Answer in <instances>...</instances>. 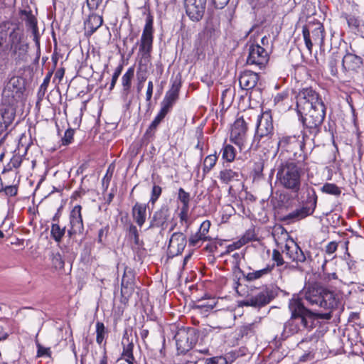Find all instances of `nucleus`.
Here are the masks:
<instances>
[{"mask_svg": "<svg viewBox=\"0 0 364 364\" xmlns=\"http://www.w3.org/2000/svg\"><path fill=\"white\" fill-rule=\"evenodd\" d=\"M249 241H250V238L247 237L246 235H243L240 240L236 242H232L227 247L228 252H232L235 250L240 249L243 245L247 244Z\"/></svg>", "mask_w": 364, "mask_h": 364, "instance_id": "obj_43", "label": "nucleus"}, {"mask_svg": "<svg viewBox=\"0 0 364 364\" xmlns=\"http://www.w3.org/2000/svg\"><path fill=\"white\" fill-rule=\"evenodd\" d=\"M283 252L288 258L297 264H306L311 260L310 253L309 252H304L297 243L294 241L285 245Z\"/></svg>", "mask_w": 364, "mask_h": 364, "instance_id": "obj_13", "label": "nucleus"}, {"mask_svg": "<svg viewBox=\"0 0 364 364\" xmlns=\"http://www.w3.org/2000/svg\"><path fill=\"white\" fill-rule=\"evenodd\" d=\"M222 158L227 162H232L236 156V150L231 144H224L222 149Z\"/></svg>", "mask_w": 364, "mask_h": 364, "instance_id": "obj_34", "label": "nucleus"}, {"mask_svg": "<svg viewBox=\"0 0 364 364\" xmlns=\"http://www.w3.org/2000/svg\"><path fill=\"white\" fill-rule=\"evenodd\" d=\"M274 104L284 109H289L291 107V97L288 91L278 93L274 99Z\"/></svg>", "mask_w": 364, "mask_h": 364, "instance_id": "obj_27", "label": "nucleus"}, {"mask_svg": "<svg viewBox=\"0 0 364 364\" xmlns=\"http://www.w3.org/2000/svg\"><path fill=\"white\" fill-rule=\"evenodd\" d=\"M128 235L131 240H133L136 245L139 244V235L138 230L135 225L131 224L129 227Z\"/></svg>", "mask_w": 364, "mask_h": 364, "instance_id": "obj_46", "label": "nucleus"}, {"mask_svg": "<svg viewBox=\"0 0 364 364\" xmlns=\"http://www.w3.org/2000/svg\"><path fill=\"white\" fill-rule=\"evenodd\" d=\"M302 33L305 45L308 50L311 53L314 45L320 48L324 45L325 30L323 24L319 21H309L302 28Z\"/></svg>", "mask_w": 364, "mask_h": 364, "instance_id": "obj_6", "label": "nucleus"}, {"mask_svg": "<svg viewBox=\"0 0 364 364\" xmlns=\"http://www.w3.org/2000/svg\"><path fill=\"white\" fill-rule=\"evenodd\" d=\"M96 341L100 345L107 334V331L103 323L100 321L96 323Z\"/></svg>", "mask_w": 364, "mask_h": 364, "instance_id": "obj_41", "label": "nucleus"}, {"mask_svg": "<svg viewBox=\"0 0 364 364\" xmlns=\"http://www.w3.org/2000/svg\"><path fill=\"white\" fill-rule=\"evenodd\" d=\"M37 347H38V351H37L38 357H42V356L50 355V349L49 348H44L42 346H41L40 344H38Z\"/></svg>", "mask_w": 364, "mask_h": 364, "instance_id": "obj_60", "label": "nucleus"}, {"mask_svg": "<svg viewBox=\"0 0 364 364\" xmlns=\"http://www.w3.org/2000/svg\"><path fill=\"white\" fill-rule=\"evenodd\" d=\"M134 290V275L132 271L125 270L122 279L121 293L123 296H129Z\"/></svg>", "mask_w": 364, "mask_h": 364, "instance_id": "obj_21", "label": "nucleus"}, {"mask_svg": "<svg viewBox=\"0 0 364 364\" xmlns=\"http://www.w3.org/2000/svg\"><path fill=\"white\" fill-rule=\"evenodd\" d=\"M50 74L48 75L45 77L43 82L40 86L39 90L38 92V96L39 99H41L44 96L45 92L47 90L48 83L50 82Z\"/></svg>", "mask_w": 364, "mask_h": 364, "instance_id": "obj_50", "label": "nucleus"}, {"mask_svg": "<svg viewBox=\"0 0 364 364\" xmlns=\"http://www.w3.org/2000/svg\"><path fill=\"white\" fill-rule=\"evenodd\" d=\"M122 68H123L122 65H119L115 69L114 73H113V75L112 77L111 83H110V87H109L110 90H112L114 88V87L115 86L117 79L122 73Z\"/></svg>", "mask_w": 364, "mask_h": 364, "instance_id": "obj_55", "label": "nucleus"}, {"mask_svg": "<svg viewBox=\"0 0 364 364\" xmlns=\"http://www.w3.org/2000/svg\"><path fill=\"white\" fill-rule=\"evenodd\" d=\"M230 0H213V4L216 9H223L229 2Z\"/></svg>", "mask_w": 364, "mask_h": 364, "instance_id": "obj_61", "label": "nucleus"}, {"mask_svg": "<svg viewBox=\"0 0 364 364\" xmlns=\"http://www.w3.org/2000/svg\"><path fill=\"white\" fill-rule=\"evenodd\" d=\"M337 64L338 60L333 58H332L329 61L330 71L331 75L333 76L336 75L338 73Z\"/></svg>", "mask_w": 364, "mask_h": 364, "instance_id": "obj_58", "label": "nucleus"}, {"mask_svg": "<svg viewBox=\"0 0 364 364\" xmlns=\"http://www.w3.org/2000/svg\"><path fill=\"white\" fill-rule=\"evenodd\" d=\"M210 240V237H205L202 236L199 232L192 235L189 240V245L192 247H200L201 244L205 241Z\"/></svg>", "mask_w": 364, "mask_h": 364, "instance_id": "obj_40", "label": "nucleus"}, {"mask_svg": "<svg viewBox=\"0 0 364 364\" xmlns=\"http://www.w3.org/2000/svg\"><path fill=\"white\" fill-rule=\"evenodd\" d=\"M74 135V129H68L65 131L64 136L62 138L63 145H68L71 143Z\"/></svg>", "mask_w": 364, "mask_h": 364, "instance_id": "obj_52", "label": "nucleus"}, {"mask_svg": "<svg viewBox=\"0 0 364 364\" xmlns=\"http://www.w3.org/2000/svg\"><path fill=\"white\" fill-rule=\"evenodd\" d=\"M186 237L182 232H174L169 240L168 250L173 256L181 254L186 245Z\"/></svg>", "mask_w": 364, "mask_h": 364, "instance_id": "obj_17", "label": "nucleus"}, {"mask_svg": "<svg viewBox=\"0 0 364 364\" xmlns=\"http://www.w3.org/2000/svg\"><path fill=\"white\" fill-rule=\"evenodd\" d=\"M20 14L22 16H25L24 20L27 27L30 28L32 33H35L36 30L38 29L37 19L35 16L32 14L31 10H21Z\"/></svg>", "mask_w": 364, "mask_h": 364, "instance_id": "obj_33", "label": "nucleus"}, {"mask_svg": "<svg viewBox=\"0 0 364 364\" xmlns=\"http://www.w3.org/2000/svg\"><path fill=\"white\" fill-rule=\"evenodd\" d=\"M82 206L75 205L69 215V229L68 235L70 238H73L77 235H82L84 231V225L82 216Z\"/></svg>", "mask_w": 364, "mask_h": 364, "instance_id": "obj_12", "label": "nucleus"}, {"mask_svg": "<svg viewBox=\"0 0 364 364\" xmlns=\"http://www.w3.org/2000/svg\"><path fill=\"white\" fill-rule=\"evenodd\" d=\"M18 82V80L16 78H12L7 83L6 87L3 91L4 97H10L12 96L14 97V92L18 93L20 91V88L16 87V84Z\"/></svg>", "mask_w": 364, "mask_h": 364, "instance_id": "obj_37", "label": "nucleus"}, {"mask_svg": "<svg viewBox=\"0 0 364 364\" xmlns=\"http://www.w3.org/2000/svg\"><path fill=\"white\" fill-rule=\"evenodd\" d=\"M205 364H228V361L223 356H215L207 359Z\"/></svg>", "mask_w": 364, "mask_h": 364, "instance_id": "obj_53", "label": "nucleus"}, {"mask_svg": "<svg viewBox=\"0 0 364 364\" xmlns=\"http://www.w3.org/2000/svg\"><path fill=\"white\" fill-rule=\"evenodd\" d=\"M146 208L147 205L140 203H136L132 207V215L134 222L139 226L141 227L146 218Z\"/></svg>", "mask_w": 364, "mask_h": 364, "instance_id": "obj_24", "label": "nucleus"}, {"mask_svg": "<svg viewBox=\"0 0 364 364\" xmlns=\"http://www.w3.org/2000/svg\"><path fill=\"white\" fill-rule=\"evenodd\" d=\"M217 160L218 156L216 154H210L205 157L203 168L204 174L208 173L215 166Z\"/></svg>", "mask_w": 364, "mask_h": 364, "instance_id": "obj_39", "label": "nucleus"}, {"mask_svg": "<svg viewBox=\"0 0 364 364\" xmlns=\"http://www.w3.org/2000/svg\"><path fill=\"white\" fill-rule=\"evenodd\" d=\"M178 199L182 203V207H189L190 194L185 191L183 188L178 189Z\"/></svg>", "mask_w": 364, "mask_h": 364, "instance_id": "obj_44", "label": "nucleus"}, {"mask_svg": "<svg viewBox=\"0 0 364 364\" xmlns=\"http://www.w3.org/2000/svg\"><path fill=\"white\" fill-rule=\"evenodd\" d=\"M188 210L189 207H181L179 213L180 222L185 226L186 230H187L191 224L189 220Z\"/></svg>", "mask_w": 364, "mask_h": 364, "instance_id": "obj_42", "label": "nucleus"}, {"mask_svg": "<svg viewBox=\"0 0 364 364\" xmlns=\"http://www.w3.org/2000/svg\"><path fill=\"white\" fill-rule=\"evenodd\" d=\"M309 138L306 132H303L302 136L298 135L281 134L278 138L277 147L282 152L289 154V157L294 160L304 161L307 157L304 151L305 140Z\"/></svg>", "mask_w": 364, "mask_h": 364, "instance_id": "obj_3", "label": "nucleus"}, {"mask_svg": "<svg viewBox=\"0 0 364 364\" xmlns=\"http://www.w3.org/2000/svg\"><path fill=\"white\" fill-rule=\"evenodd\" d=\"M207 0H185L186 12L193 21L202 19Z\"/></svg>", "mask_w": 364, "mask_h": 364, "instance_id": "obj_14", "label": "nucleus"}, {"mask_svg": "<svg viewBox=\"0 0 364 364\" xmlns=\"http://www.w3.org/2000/svg\"><path fill=\"white\" fill-rule=\"evenodd\" d=\"M255 323H249L244 325L240 328V333L242 336H247L254 333Z\"/></svg>", "mask_w": 364, "mask_h": 364, "instance_id": "obj_49", "label": "nucleus"}, {"mask_svg": "<svg viewBox=\"0 0 364 364\" xmlns=\"http://www.w3.org/2000/svg\"><path fill=\"white\" fill-rule=\"evenodd\" d=\"M347 21L348 26L351 28H357L359 26L358 21L355 17H349Z\"/></svg>", "mask_w": 364, "mask_h": 364, "instance_id": "obj_63", "label": "nucleus"}, {"mask_svg": "<svg viewBox=\"0 0 364 364\" xmlns=\"http://www.w3.org/2000/svg\"><path fill=\"white\" fill-rule=\"evenodd\" d=\"M362 64V58L356 55L347 53L343 58L342 65L346 70L355 71L361 67Z\"/></svg>", "mask_w": 364, "mask_h": 364, "instance_id": "obj_23", "label": "nucleus"}, {"mask_svg": "<svg viewBox=\"0 0 364 364\" xmlns=\"http://www.w3.org/2000/svg\"><path fill=\"white\" fill-rule=\"evenodd\" d=\"M109 0H86L87 6L90 12L105 10Z\"/></svg>", "mask_w": 364, "mask_h": 364, "instance_id": "obj_36", "label": "nucleus"}, {"mask_svg": "<svg viewBox=\"0 0 364 364\" xmlns=\"http://www.w3.org/2000/svg\"><path fill=\"white\" fill-rule=\"evenodd\" d=\"M168 112L165 111L164 109H160L159 112L158 113V114L156 116V117L154 118V119L152 121V122L155 124H156L157 126H159V124L161 122V121L164 119V117H166V115L168 114Z\"/></svg>", "mask_w": 364, "mask_h": 364, "instance_id": "obj_57", "label": "nucleus"}, {"mask_svg": "<svg viewBox=\"0 0 364 364\" xmlns=\"http://www.w3.org/2000/svg\"><path fill=\"white\" fill-rule=\"evenodd\" d=\"M177 350L186 353L193 348L198 341V334L194 328H183L175 335Z\"/></svg>", "mask_w": 364, "mask_h": 364, "instance_id": "obj_11", "label": "nucleus"}, {"mask_svg": "<svg viewBox=\"0 0 364 364\" xmlns=\"http://www.w3.org/2000/svg\"><path fill=\"white\" fill-rule=\"evenodd\" d=\"M321 191L326 194L338 196L341 193V188L334 183H325L321 188Z\"/></svg>", "mask_w": 364, "mask_h": 364, "instance_id": "obj_38", "label": "nucleus"}, {"mask_svg": "<svg viewBox=\"0 0 364 364\" xmlns=\"http://www.w3.org/2000/svg\"><path fill=\"white\" fill-rule=\"evenodd\" d=\"M103 23L102 14H97L95 11L91 12L84 22L85 35L90 36L102 26Z\"/></svg>", "mask_w": 364, "mask_h": 364, "instance_id": "obj_18", "label": "nucleus"}, {"mask_svg": "<svg viewBox=\"0 0 364 364\" xmlns=\"http://www.w3.org/2000/svg\"><path fill=\"white\" fill-rule=\"evenodd\" d=\"M53 263L56 267L62 268L64 266V262L61 258L60 255H56L53 258Z\"/></svg>", "mask_w": 364, "mask_h": 364, "instance_id": "obj_62", "label": "nucleus"}, {"mask_svg": "<svg viewBox=\"0 0 364 364\" xmlns=\"http://www.w3.org/2000/svg\"><path fill=\"white\" fill-rule=\"evenodd\" d=\"M134 67H130L122 77V93L126 97L129 95L130 92L132 87V80L134 78Z\"/></svg>", "mask_w": 364, "mask_h": 364, "instance_id": "obj_28", "label": "nucleus"}, {"mask_svg": "<svg viewBox=\"0 0 364 364\" xmlns=\"http://www.w3.org/2000/svg\"><path fill=\"white\" fill-rule=\"evenodd\" d=\"M168 215V208L166 206L161 207L159 210L154 213L150 226H163L166 223Z\"/></svg>", "mask_w": 364, "mask_h": 364, "instance_id": "obj_25", "label": "nucleus"}, {"mask_svg": "<svg viewBox=\"0 0 364 364\" xmlns=\"http://www.w3.org/2000/svg\"><path fill=\"white\" fill-rule=\"evenodd\" d=\"M247 130V124L242 117L237 118L232 126L230 141L235 144L240 151L248 147L250 139Z\"/></svg>", "mask_w": 364, "mask_h": 364, "instance_id": "obj_8", "label": "nucleus"}, {"mask_svg": "<svg viewBox=\"0 0 364 364\" xmlns=\"http://www.w3.org/2000/svg\"><path fill=\"white\" fill-rule=\"evenodd\" d=\"M210 228V222L209 220H205L201 223L198 232H199L200 233V235H202V236H203V237H210L208 235V234L209 232Z\"/></svg>", "mask_w": 364, "mask_h": 364, "instance_id": "obj_51", "label": "nucleus"}, {"mask_svg": "<svg viewBox=\"0 0 364 364\" xmlns=\"http://www.w3.org/2000/svg\"><path fill=\"white\" fill-rule=\"evenodd\" d=\"M338 242L335 241L330 242L326 247H325V252L328 255H332L334 253L337 249H338Z\"/></svg>", "mask_w": 364, "mask_h": 364, "instance_id": "obj_56", "label": "nucleus"}, {"mask_svg": "<svg viewBox=\"0 0 364 364\" xmlns=\"http://www.w3.org/2000/svg\"><path fill=\"white\" fill-rule=\"evenodd\" d=\"M301 115L304 132H306L309 137H315L320 132L326 116L324 103L317 104L313 108L297 111Z\"/></svg>", "mask_w": 364, "mask_h": 364, "instance_id": "obj_4", "label": "nucleus"}, {"mask_svg": "<svg viewBox=\"0 0 364 364\" xmlns=\"http://www.w3.org/2000/svg\"><path fill=\"white\" fill-rule=\"evenodd\" d=\"M274 135V125L272 115L268 112L257 115V126L253 143L256 146L269 144Z\"/></svg>", "mask_w": 364, "mask_h": 364, "instance_id": "obj_5", "label": "nucleus"}, {"mask_svg": "<svg viewBox=\"0 0 364 364\" xmlns=\"http://www.w3.org/2000/svg\"><path fill=\"white\" fill-rule=\"evenodd\" d=\"M157 127H158V126L156 124L151 122V124L149 125V127H148V129H146L144 136L147 139H152L155 135Z\"/></svg>", "mask_w": 364, "mask_h": 364, "instance_id": "obj_54", "label": "nucleus"}, {"mask_svg": "<svg viewBox=\"0 0 364 364\" xmlns=\"http://www.w3.org/2000/svg\"><path fill=\"white\" fill-rule=\"evenodd\" d=\"M241 176V171L238 168H225L220 171L218 178L222 183L228 184L231 182L239 181Z\"/></svg>", "mask_w": 364, "mask_h": 364, "instance_id": "obj_22", "label": "nucleus"}, {"mask_svg": "<svg viewBox=\"0 0 364 364\" xmlns=\"http://www.w3.org/2000/svg\"><path fill=\"white\" fill-rule=\"evenodd\" d=\"M297 162L285 161L282 163L277 169V180L286 189L297 193L300 190L301 177L304 174L306 164L302 160Z\"/></svg>", "mask_w": 364, "mask_h": 364, "instance_id": "obj_2", "label": "nucleus"}, {"mask_svg": "<svg viewBox=\"0 0 364 364\" xmlns=\"http://www.w3.org/2000/svg\"><path fill=\"white\" fill-rule=\"evenodd\" d=\"M65 234V227L61 228L58 223L51 225L50 235L56 242H60Z\"/></svg>", "mask_w": 364, "mask_h": 364, "instance_id": "obj_35", "label": "nucleus"}, {"mask_svg": "<svg viewBox=\"0 0 364 364\" xmlns=\"http://www.w3.org/2000/svg\"><path fill=\"white\" fill-rule=\"evenodd\" d=\"M297 111L308 109L323 104V102L318 93L312 87H305L299 91L296 95Z\"/></svg>", "mask_w": 364, "mask_h": 364, "instance_id": "obj_10", "label": "nucleus"}, {"mask_svg": "<svg viewBox=\"0 0 364 364\" xmlns=\"http://www.w3.org/2000/svg\"><path fill=\"white\" fill-rule=\"evenodd\" d=\"M326 282H330L332 279H338V276L336 273H324L323 274V279Z\"/></svg>", "mask_w": 364, "mask_h": 364, "instance_id": "obj_64", "label": "nucleus"}, {"mask_svg": "<svg viewBox=\"0 0 364 364\" xmlns=\"http://www.w3.org/2000/svg\"><path fill=\"white\" fill-rule=\"evenodd\" d=\"M305 196H301V203L304 207L311 212L314 213L317 204V195L315 189L309 186H306L304 191Z\"/></svg>", "mask_w": 364, "mask_h": 364, "instance_id": "obj_20", "label": "nucleus"}, {"mask_svg": "<svg viewBox=\"0 0 364 364\" xmlns=\"http://www.w3.org/2000/svg\"><path fill=\"white\" fill-rule=\"evenodd\" d=\"M154 17L149 14L143 28L139 44V55L141 58L148 60L151 57L154 42Z\"/></svg>", "mask_w": 364, "mask_h": 364, "instance_id": "obj_7", "label": "nucleus"}, {"mask_svg": "<svg viewBox=\"0 0 364 364\" xmlns=\"http://www.w3.org/2000/svg\"><path fill=\"white\" fill-rule=\"evenodd\" d=\"M338 295L321 287H304L300 296H294L289 301L290 318L284 324V331L294 334L314 327L315 318L329 320L332 311L337 309Z\"/></svg>", "mask_w": 364, "mask_h": 364, "instance_id": "obj_1", "label": "nucleus"}, {"mask_svg": "<svg viewBox=\"0 0 364 364\" xmlns=\"http://www.w3.org/2000/svg\"><path fill=\"white\" fill-rule=\"evenodd\" d=\"M272 260L274 262L273 264L277 267H282L286 264L282 254L277 250H274L272 252Z\"/></svg>", "mask_w": 364, "mask_h": 364, "instance_id": "obj_47", "label": "nucleus"}, {"mask_svg": "<svg viewBox=\"0 0 364 364\" xmlns=\"http://www.w3.org/2000/svg\"><path fill=\"white\" fill-rule=\"evenodd\" d=\"M274 267V264H272V265L268 264V265H267L266 267H264L262 269L249 272L247 274H245L244 277L247 281L252 282V281L259 279L263 277L264 276L269 274L272 271Z\"/></svg>", "mask_w": 364, "mask_h": 364, "instance_id": "obj_30", "label": "nucleus"}, {"mask_svg": "<svg viewBox=\"0 0 364 364\" xmlns=\"http://www.w3.org/2000/svg\"><path fill=\"white\" fill-rule=\"evenodd\" d=\"M22 162V159L20 155L16 154L12 156V158L10 159L9 163L8 164L7 169L11 170L12 168H18Z\"/></svg>", "mask_w": 364, "mask_h": 364, "instance_id": "obj_48", "label": "nucleus"}, {"mask_svg": "<svg viewBox=\"0 0 364 364\" xmlns=\"http://www.w3.org/2000/svg\"><path fill=\"white\" fill-rule=\"evenodd\" d=\"M258 80V75L250 70L244 71L239 77L240 86L242 90H245L253 89L256 86Z\"/></svg>", "mask_w": 364, "mask_h": 364, "instance_id": "obj_19", "label": "nucleus"}, {"mask_svg": "<svg viewBox=\"0 0 364 364\" xmlns=\"http://www.w3.org/2000/svg\"><path fill=\"white\" fill-rule=\"evenodd\" d=\"M0 115L3 120V124L9 127L15 117L14 109L10 105H2L0 106Z\"/></svg>", "mask_w": 364, "mask_h": 364, "instance_id": "obj_29", "label": "nucleus"}, {"mask_svg": "<svg viewBox=\"0 0 364 364\" xmlns=\"http://www.w3.org/2000/svg\"><path fill=\"white\" fill-rule=\"evenodd\" d=\"M161 193H162L161 187L158 186V185L154 184L153 186V188H152V191H151V198H150L149 202L152 205H154L155 203L159 199V198L160 197V196L161 195Z\"/></svg>", "mask_w": 364, "mask_h": 364, "instance_id": "obj_45", "label": "nucleus"}, {"mask_svg": "<svg viewBox=\"0 0 364 364\" xmlns=\"http://www.w3.org/2000/svg\"><path fill=\"white\" fill-rule=\"evenodd\" d=\"M22 35L18 28H14L9 34V44L10 48L14 54L16 53L18 50H21V42Z\"/></svg>", "mask_w": 364, "mask_h": 364, "instance_id": "obj_31", "label": "nucleus"}, {"mask_svg": "<svg viewBox=\"0 0 364 364\" xmlns=\"http://www.w3.org/2000/svg\"><path fill=\"white\" fill-rule=\"evenodd\" d=\"M5 194L8 196H14L17 194V188L16 186H9L4 188Z\"/></svg>", "mask_w": 364, "mask_h": 364, "instance_id": "obj_59", "label": "nucleus"}, {"mask_svg": "<svg viewBox=\"0 0 364 364\" xmlns=\"http://www.w3.org/2000/svg\"><path fill=\"white\" fill-rule=\"evenodd\" d=\"M123 351L122 356L129 363L134 364L135 358L133 355L134 344L129 338L124 337L122 341Z\"/></svg>", "mask_w": 364, "mask_h": 364, "instance_id": "obj_26", "label": "nucleus"}, {"mask_svg": "<svg viewBox=\"0 0 364 364\" xmlns=\"http://www.w3.org/2000/svg\"><path fill=\"white\" fill-rule=\"evenodd\" d=\"M246 48L248 55L247 58V64L255 65L259 68H264L269 59V51L266 48L262 47L259 43L248 41Z\"/></svg>", "mask_w": 364, "mask_h": 364, "instance_id": "obj_9", "label": "nucleus"}, {"mask_svg": "<svg viewBox=\"0 0 364 364\" xmlns=\"http://www.w3.org/2000/svg\"><path fill=\"white\" fill-rule=\"evenodd\" d=\"M313 213L310 212L306 207H304L303 205L301 208L294 210V211L289 213L286 216V220H289L291 221H298L302 220L307 216L311 215Z\"/></svg>", "mask_w": 364, "mask_h": 364, "instance_id": "obj_32", "label": "nucleus"}, {"mask_svg": "<svg viewBox=\"0 0 364 364\" xmlns=\"http://www.w3.org/2000/svg\"><path fill=\"white\" fill-rule=\"evenodd\" d=\"M273 298L274 294L272 291L266 289L259 292L257 295L251 296L245 300L243 301V305L245 306L261 308L269 304Z\"/></svg>", "mask_w": 364, "mask_h": 364, "instance_id": "obj_16", "label": "nucleus"}, {"mask_svg": "<svg viewBox=\"0 0 364 364\" xmlns=\"http://www.w3.org/2000/svg\"><path fill=\"white\" fill-rule=\"evenodd\" d=\"M181 87L180 80H175L171 88L166 92V95L161 102V109L169 112L173 105L178 99L179 91Z\"/></svg>", "mask_w": 364, "mask_h": 364, "instance_id": "obj_15", "label": "nucleus"}]
</instances>
